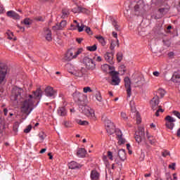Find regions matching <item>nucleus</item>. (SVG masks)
<instances>
[{
    "label": "nucleus",
    "mask_w": 180,
    "mask_h": 180,
    "mask_svg": "<svg viewBox=\"0 0 180 180\" xmlns=\"http://www.w3.org/2000/svg\"><path fill=\"white\" fill-rule=\"evenodd\" d=\"M162 157H167V155H171V153L168 150H165L162 153Z\"/></svg>",
    "instance_id": "5fc2aeb1"
},
{
    "label": "nucleus",
    "mask_w": 180,
    "mask_h": 180,
    "mask_svg": "<svg viewBox=\"0 0 180 180\" xmlns=\"http://www.w3.org/2000/svg\"><path fill=\"white\" fill-rule=\"evenodd\" d=\"M148 140L149 141L150 144H155V139L151 136L148 135Z\"/></svg>",
    "instance_id": "ea45409f"
},
{
    "label": "nucleus",
    "mask_w": 180,
    "mask_h": 180,
    "mask_svg": "<svg viewBox=\"0 0 180 180\" xmlns=\"http://www.w3.org/2000/svg\"><path fill=\"white\" fill-rule=\"evenodd\" d=\"M117 60L118 63H120V61H122V60H123V53L122 52H118L117 53Z\"/></svg>",
    "instance_id": "2f4dec72"
},
{
    "label": "nucleus",
    "mask_w": 180,
    "mask_h": 180,
    "mask_svg": "<svg viewBox=\"0 0 180 180\" xmlns=\"http://www.w3.org/2000/svg\"><path fill=\"white\" fill-rule=\"evenodd\" d=\"M165 126L167 129H169V130H172V129H174V126H175V124H174V122H166Z\"/></svg>",
    "instance_id": "7c9ffc66"
},
{
    "label": "nucleus",
    "mask_w": 180,
    "mask_h": 180,
    "mask_svg": "<svg viewBox=\"0 0 180 180\" xmlns=\"http://www.w3.org/2000/svg\"><path fill=\"white\" fill-rule=\"evenodd\" d=\"M45 95L46 96H48V98H52L54 99V98H56V95H57V91L54 90L53 87L48 86L45 89Z\"/></svg>",
    "instance_id": "9b49d317"
},
{
    "label": "nucleus",
    "mask_w": 180,
    "mask_h": 180,
    "mask_svg": "<svg viewBox=\"0 0 180 180\" xmlns=\"http://www.w3.org/2000/svg\"><path fill=\"white\" fill-rule=\"evenodd\" d=\"M78 11H79V12H82V13H89V11L86 9V8H84L82 7H78L77 8Z\"/></svg>",
    "instance_id": "79ce46f5"
},
{
    "label": "nucleus",
    "mask_w": 180,
    "mask_h": 180,
    "mask_svg": "<svg viewBox=\"0 0 180 180\" xmlns=\"http://www.w3.org/2000/svg\"><path fill=\"white\" fill-rule=\"evenodd\" d=\"M83 91H84V94H86L88 92H92V89H91V87H89V86L84 87L83 89Z\"/></svg>",
    "instance_id": "3c124183"
},
{
    "label": "nucleus",
    "mask_w": 180,
    "mask_h": 180,
    "mask_svg": "<svg viewBox=\"0 0 180 180\" xmlns=\"http://www.w3.org/2000/svg\"><path fill=\"white\" fill-rule=\"evenodd\" d=\"M65 26H67V21L62 20L60 24H56L55 26H53L52 29L53 30H63Z\"/></svg>",
    "instance_id": "ddd939ff"
},
{
    "label": "nucleus",
    "mask_w": 180,
    "mask_h": 180,
    "mask_svg": "<svg viewBox=\"0 0 180 180\" xmlns=\"http://www.w3.org/2000/svg\"><path fill=\"white\" fill-rule=\"evenodd\" d=\"M105 129L108 134H110V136H111V134H113V133H115L116 130V127H115V125H111L110 127H105Z\"/></svg>",
    "instance_id": "5701e85b"
},
{
    "label": "nucleus",
    "mask_w": 180,
    "mask_h": 180,
    "mask_svg": "<svg viewBox=\"0 0 180 180\" xmlns=\"http://www.w3.org/2000/svg\"><path fill=\"white\" fill-rule=\"evenodd\" d=\"M110 75L112 77L111 85H119L120 84V78H119V72L111 71L110 72Z\"/></svg>",
    "instance_id": "6e6552de"
},
{
    "label": "nucleus",
    "mask_w": 180,
    "mask_h": 180,
    "mask_svg": "<svg viewBox=\"0 0 180 180\" xmlns=\"http://www.w3.org/2000/svg\"><path fill=\"white\" fill-rule=\"evenodd\" d=\"M173 115H174V116H176V117H178V119H180V112L176 111V110H174L172 112Z\"/></svg>",
    "instance_id": "4d7b16f0"
},
{
    "label": "nucleus",
    "mask_w": 180,
    "mask_h": 180,
    "mask_svg": "<svg viewBox=\"0 0 180 180\" xmlns=\"http://www.w3.org/2000/svg\"><path fill=\"white\" fill-rule=\"evenodd\" d=\"M105 127H110V126H115L113 122H112V121H110L109 120L105 121Z\"/></svg>",
    "instance_id": "37998d69"
},
{
    "label": "nucleus",
    "mask_w": 180,
    "mask_h": 180,
    "mask_svg": "<svg viewBox=\"0 0 180 180\" xmlns=\"http://www.w3.org/2000/svg\"><path fill=\"white\" fill-rule=\"evenodd\" d=\"M158 94H159L161 98H164V96H165V90L162 89H160L158 91Z\"/></svg>",
    "instance_id": "c9c22d12"
},
{
    "label": "nucleus",
    "mask_w": 180,
    "mask_h": 180,
    "mask_svg": "<svg viewBox=\"0 0 180 180\" xmlns=\"http://www.w3.org/2000/svg\"><path fill=\"white\" fill-rule=\"evenodd\" d=\"M134 104V101H130L129 102L131 110H133V112H134L136 110V108L134 107H133Z\"/></svg>",
    "instance_id": "052dcab7"
},
{
    "label": "nucleus",
    "mask_w": 180,
    "mask_h": 180,
    "mask_svg": "<svg viewBox=\"0 0 180 180\" xmlns=\"http://www.w3.org/2000/svg\"><path fill=\"white\" fill-rule=\"evenodd\" d=\"M73 58H77L75 53L71 50L68 51L63 58L64 61H71Z\"/></svg>",
    "instance_id": "f8f14e48"
},
{
    "label": "nucleus",
    "mask_w": 180,
    "mask_h": 180,
    "mask_svg": "<svg viewBox=\"0 0 180 180\" xmlns=\"http://www.w3.org/2000/svg\"><path fill=\"white\" fill-rule=\"evenodd\" d=\"M169 11V8H168V7L161 8L158 9V12H160L161 15H166L167 13H168Z\"/></svg>",
    "instance_id": "cd10ccee"
},
{
    "label": "nucleus",
    "mask_w": 180,
    "mask_h": 180,
    "mask_svg": "<svg viewBox=\"0 0 180 180\" xmlns=\"http://www.w3.org/2000/svg\"><path fill=\"white\" fill-rule=\"evenodd\" d=\"M76 27L78 28V32H81L84 31V27H86V26L84 25L83 24H82V25L79 26V23H77Z\"/></svg>",
    "instance_id": "4c0bfd02"
},
{
    "label": "nucleus",
    "mask_w": 180,
    "mask_h": 180,
    "mask_svg": "<svg viewBox=\"0 0 180 180\" xmlns=\"http://www.w3.org/2000/svg\"><path fill=\"white\" fill-rule=\"evenodd\" d=\"M23 23L27 26H30L32 24V20L30 18H25L24 19Z\"/></svg>",
    "instance_id": "58836bf2"
},
{
    "label": "nucleus",
    "mask_w": 180,
    "mask_h": 180,
    "mask_svg": "<svg viewBox=\"0 0 180 180\" xmlns=\"http://www.w3.org/2000/svg\"><path fill=\"white\" fill-rule=\"evenodd\" d=\"M115 132L116 134L117 139L122 137L123 134H122V131H120V129H115Z\"/></svg>",
    "instance_id": "a19ab883"
},
{
    "label": "nucleus",
    "mask_w": 180,
    "mask_h": 180,
    "mask_svg": "<svg viewBox=\"0 0 180 180\" xmlns=\"http://www.w3.org/2000/svg\"><path fill=\"white\" fill-rule=\"evenodd\" d=\"M73 99L79 106L86 105L87 97L82 93H79V91L73 93Z\"/></svg>",
    "instance_id": "20e7f679"
},
{
    "label": "nucleus",
    "mask_w": 180,
    "mask_h": 180,
    "mask_svg": "<svg viewBox=\"0 0 180 180\" xmlns=\"http://www.w3.org/2000/svg\"><path fill=\"white\" fill-rule=\"evenodd\" d=\"M42 36L45 37L47 41H51V40H53V34L51 33V30L49 27H44L43 29Z\"/></svg>",
    "instance_id": "9d476101"
},
{
    "label": "nucleus",
    "mask_w": 180,
    "mask_h": 180,
    "mask_svg": "<svg viewBox=\"0 0 180 180\" xmlns=\"http://www.w3.org/2000/svg\"><path fill=\"white\" fill-rule=\"evenodd\" d=\"M153 75L155 77H160V72H157V71H155V72H153Z\"/></svg>",
    "instance_id": "774afa93"
},
{
    "label": "nucleus",
    "mask_w": 180,
    "mask_h": 180,
    "mask_svg": "<svg viewBox=\"0 0 180 180\" xmlns=\"http://www.w3.org/2000/svg\"><path fill=\"white\" fill-rule=\"evenodd\" d=\"M35 20H37V22H44V19L41 16L35 18Z\"/></svg>",
    "instance_id": "680f3d73"
},
{
    "label": "nucleus",
    "mask_w": 180,
    "mask_h": 180,
    "mask_svg": "<svg viewBox=\"0 0 180 180\" xmlns=\"http://www.w3.org/2000/svg\"><path fill=\"white\" fill-rule=\"evenodd\" d=\"M165 120H166V122H169V123H175V122H176L174 118L171 117V116H169V115H167L165 117Z\"/></svg>",
    "instance_id": "c85d7f7f"
},
{
    "label": "nucleus",
    "mask_w": 180,
    "mask_h": 180,
    "mask_svg": "<svg viewBox=\"0 0 180 180\" xmlns=\"http://www.w3.org/2000/svg\"><path fill=\"white\" fill-rule=\"evenodd\" d=\"M81 53H82V49H79L77 51H75L74 52L75 57H78V56H79V54H81Z\"/></svg>",
    "instance_id": "8fccbe9b"
},
{
    "label": "nucleus",
    "mask_w": 180,
    "mask_h": 180,
    "mask_svg": "<svg viewBox=\"0 0 180 180\" xmlns=\"http://www.w3.org/2000/svg\"><path fill=\"white\" fill-rule=\"evenodd\" d=\"M121 117L124 120H127L128 117L127 115H126V112H121Z\"/></svg>",
    "instance_id": "603ef678"
},
{
    "label": "nucleus",
    "mask_w": 180,
    "mask_h": 180,
    "mask_svg": "<svg viewBox=\"0 0 180 180\" xmlns=\"http://www.w3.org/2000/svg\"><path fill=\"white\" fill-rule=\"evenodd\" d=\"M146 134L144 133V129H141L138 135L135 136V140L137 143H141L143 141V139H144V136Z\"/></svg>",
    "instance_id": "f3484780"
},
{
    "label": "nucleus",
    "mask_w": 180,
    "mask_h": 180,
    "mask_svg": "<svg viewBox=\"0 0 180 180\" xmlns=\"http://www.w3.org/2000/svg\"><path fill=\"white\" fill-rule=\"evenodd\" d=\"M18 129H19V123L15 122L13 126V130L15 133H18Z\"/></svg>",
    "instance_id": "e433bc0d"
},
{
    "label": "nucleus",
    "mask_w": 180,
    "mask_h": 180,
    "mask_svg": "<svg viewBox=\"0 0 180 180\" xmlns=\"http://www.w3.org/2000/svg\"><path fill=\"white\" fill-rule=\"evenodd\" d=\"M164 44H165V46H167V47H169V46H171V42H169V41H165L163 40Z\"/></svg>",
    "instance_id": "e2e57ef3"
},
{
    "label": "nucleus",
    "mask_w": 180,
    "mask_h": 180,
    "mask_svg": "<svg viewBox=\"0 0 180 180\" xmlns=\"http://www.w3.org/2000/svg\"><path fill=\"white\" fill-rule=\"evenodd\" d=\"M58 115H59V116H67V110L65 109V107H60L58 109Z\"/></svg>",
    "instance_id": "b1692460"
},
{
    "label": "nucleus",
    "mask_w": 180,
    "mask_h": 180,
    "mask_svg": "<svg viewBox=\"0 0 180 180\" xmlns=\"http://www.w3.org/2000/svg\"><path fill=\"white\" fill-rule=\"evenodd\" d=\"M82 106V112L84 113V115H85V116H87V117L90 118L95 116V111L91 108V107L86 105V104Z\"/></svg>",
    "instance_id": "423d86ee"
},
{
    "label": "nucleus",
    "mask_w": 180,
    "mask_h": 180,
    "mask_svg": "<svg viewBox=\"0 0 180 180\" xmlns=\"http://www.w3.org/2000/svg\"><path fill=\"white\" fill-rule=\"evenodd\" d=\"M85 32L87 34H93L92 30H91V28L89 27H86Z\"/></svg>",
    "instance_id": "6e6d98bb"
},
{
    "label": "nucleus",
    "mask_w": 180,
    "mask_h": 180,
    "mask_svg": "<svg viewBox=\"0 0 180 180\" xmlns=\"http://www.w3.org/2000/svg\"><path fill=\"white\" fill-rule=\"evenodd\" d=\"M81 167L82 166L75 161H71L68 163V167L70 169H77L78 168H81Z\"/></svg>",
    "instance_id": "a211bd4d"
},
{
    "label": "nucleus",
    "mask_w": 180,
    "mask_h": 180,
    "mask_svg": "<svg viewBox=\"0 0 180 180\" xmlns=\"http://www.w3.org/2000/svg\"><path fill=\"white\" fill-rule=\"evenodd\" d=\"M158 105H160V97H158V96H155L150 101V106L153 110H156L155 116L157 117L160 116V112L161 113H163L164 112V109L158 108H161V106H158Z\"/></svg>",
    "instance_id": "7ed1b4c3"
},
{
    "label": "nucleus",
    "mask_w": 180,
    "mask_h": 180,
    "mask_svg": "<svg viewBox=\"0 0 180 180\" xmlns=\"http://www.w3.org/2000/svg\"><path fill=\"white\" fill-rule=\"evenodd\" d=\"M135 115H136V123L137 124H140V123H141V117H140V113L135 112Z\"/></svg>",
    "instance_id": "473e14b6"
},
{
    "label": "nucleus",
    "mask_w": 180,
    "mask_h": 180,
    "mask_svg": "<svg viewBox=\"0 0 180 180\" xmlns=\"http://www.w3.org/2000/svg\"><path fill=\"white\" fill-rule=\"evenodd\" d=\"M119 144H124L126 143V139H123L122 136L118 138Z\"/></svg>",
    "instance_id": "a18cd8bd"
},
{
    "label": "nucleus",
    "mask_w": 180,
    "mask_h": 180,
    "mask_svg": "<svg viewBox=\"0 0 180 180\" xmlns=\"http://www.w3.org/2000/svg\"><path fill=\"white\" fill-rule=\"evenodd\" d=\"M96 61H98V63H101V61H102V57L101 56H97L96 58Z\"/></svg>",
    "instance_id": "338daca9"
},
{
    "label": "nucleus",
    "mask_w": 180,
    "mask_h": 180,
    "mask_svg": "<svg viewBox=\"0 0 180 180\" xmlns=\"http://www.w3.org/2000/svg\"><path fill=\"white\" fill-rule=\"evenodd\" d=\"M172 80L173 82H174V84H180V70L174 72Z\"/></svg>",
    "instance_id": "6ab92c4d"
},
{
    "label": "nucleus",
    "mask_w": 180,
    "mask_h": 180,
    "mask_svg": "<svg viewBox=\"0 0 180 180\" xmlns=\"http://www.w3.org/2000/svg\"><path fill=\"white\" fill-rule=\"evenodd\" d=\"M115 164H117V165H120V169H122V165L120 162V161H119V160H117V159H115Z\"/></svg>",
    "instance_id": "bf43d9fd"
},
{
    "label": "nucleus",
    "mask_w": 180,
    "mask_h": 180,
    "mask_svg": "<svg viewBox=\"0 0 180 180\" xmlns=\"http://www.w3.org/2000/svg\"><path fill=\"white\" fill-rule=\"evenodd\" d=\"M6 34L8 36L7 38L9 40H13V41L17 40L16 37H13V32L8 31V32H6Z\"/></svg>",
    "instance_id": "bb28decb"
},
{
    "label": "nucleus",
    "mask_w": 180,
    "mask_h": 180,
    "mask_svg": "<svg viewBox=\"0 0 180 180\" xmlns=\"http://www.w3.org/2000/svg\"><path fill=\"white\" fill-rule=\"evenodd\" d=\"M78 124H80L81 126H86V124H88V122L87 121H82V120H79L77 122Z\"/></svg>",
    "instance_id": "49530a36"
},
{
    "label": "nucleus",
    "mask_w": 180,
    "mask_h": 180,
    "mask_svg": "<svg viewBox=\"0 0 180 180\" xmlns=\"http://www.w3.org/2000/svg\"><path fill=\"white\" fill-rule=\"evenodd\" d=\"M118 156L121 161H124L126 160V151L124 149H120L118 151Z\"/></svg>",
    "instance_id": "4be33fe9"
},
{
    "label": "nucleus",
    "mask_w": 180,
    "mask_h": 180,
    "mask_svg": "<svg viewBox=\"0 0 180 180\" xmlns=\"http://www.w3.org/2000/svg\"><path fill=\"white\" fill-rule=\"evenodd\" d=\"M115 47H116V43H115L114 41H112L110 46V50L112 51L115 50Z\"/></svg>",
    "instance_id": "13d9d810"
},
{
    "label": "nucleus",
    "mask_w": 180,
    "mask_h": 180,
    "mask_svg": "<svg viewBox=\"0 0 180 180\" xmlns=\"http://www.w3.org/2000/svg\"><path fill=\"white\" fill-rule=\"evenodd\" d=\"M96 39L98 40L99 43H101L102 46H106V41H105V38H103V37L102 36L96 37Z\"/></svg>",
    "instance_id": "a878e982"
},
{
    "label": "nucleus",
    "mask_w": 180,
    "mask_h": 180,
    "mask_svg": "<svg viewBox=\"0 0 180 180\" xmlns=\"http://www.w3.org/2000/svg\"><path fill=\"white\" fill-rule=\"evenodd\" d=\"M115 55L114 52H107L104 55V58L105 60L108 62L110 63V64H113V56Z\"/></svg>",
    "instance_id": "4468645a"
},
{
    "label": "nucleus",
    "mask_w": 180,
    "mask_h": 180,
    "mask_svg": "<svg viewBox=\"0 0 180 180\" xmlns=\"http://www.w3.org/2000/svg\"><path fill=\"white\" fill-rule=\"evenodd\" d=\"M124 86L127 91V99L131 96V81L129 77H126L124 79Z\"/></svg>",
    "instance_id": "39448f33"
},
{
    "label": "nucleus",
    "mask_w": 180,
    "mask_h": 180,
    "mask_svg": "<svg viewBox=\"0 0 180 180\" xmlns=\"http://www.w3.org/2000/svg\"><path fill=\"white\" fill-rule=\"evenodd\" d=\"M96 99L98 102H102V96L101 95V92L97 91V93L96 94Z\"/></svg>",
    "instance_id": "f704fd0d"
},
{
    "label": "nucleus",
    "mask_w": 180,
    "mask_h": 180,
    "mask_svg": "<svg viewBox=\"0 0 180 180\" xmlns=\"http://www.w3.org/2000/svg\"><path fill=\"white\" fill-rule=\"evenodd\" d=\"M112 26H114L115 30H117V32H119V25H117V22L115 20H112Z\"/></svg>",
    "instance_id": "72a5a7b5"
},
{
    "label": "nucleus",
    "mask_w": 180,
    "mask_h": 180,
    "mask_svg": "<svg viewBox=\"0 0 180 180\" xmlns=\"http://www.w3.org/2000/svg\"><path fill=\"white\" fill-rule=\"evenodd\" d=\"M98 49V46H96V44H94L91 46H86V50L89 51H96V49Z\"/></svg>",
    "instance_id": "c756f323"
},
{
    "label": "nucleus",
    "mask_w": 180,
    "mask_h": 180,
    "mask_svg": "<svg viewBox=\"0 0 180 180\" xmlns=\"http://www.w3.org/2000/svg\"><path fill=\"white\" fill-rule=\"evenodd\" d=\"M6 72H7L6 68L0 67V85L1 84H2V82H4V80L6 77Z\"/></svg>",
    "instance_id": "dca6fc26"
},
{
    "label": "nucleus",
    "mask_w": 180,
    "mask_h": 180,
    "mask_svg": "<svg viewBox=\"0 0 180 180\" xmlns=\"http://www.w3.org/2000/svg\"><path fill=\"white\" fill-rule=\"evenodd\" d=\"M63 124L66 128L71 127V126H72L71 122L70 121H64L63 122Z\"/></svg>",
    "instance_id": "c03bdc74"
},
{
    "label": "nucleus",
    "mask_w": 180,
    "mask_h": 180,
    "mask_svg": "<svg viewBox=\"0 0 180 180\" xmlns=\"http://www.w3.org/2000/svg\"><path fill=\"white\" fill-rule=\"evenodd\" d=\"M23 89L14 86L11 89V101L15 103H18V101L22 98V95H23Z\"/></svg>",
    "instance_id": "f03ea898"
},
{
    "label": "nucleus",
    "mask_w": 180,
    "mask_h": 180,
    "mask_svg": "<svg viewBox=\"0 0 180 180\" xmlns=\"http://www.w3.org/2000/svg\"><path fill=\"white\" fill-rule=\"evenodd\" d=\"M99 176H101V175L98 171L92 170L91 172L90 178L91 180H99Z\"/></svg>",
    "instance_id": "aec40b11"
},
{
    "label": "nucleus",
    "mask_w": 180,
    "mask_h": 180,
    "mask_svg": "<svg viewBox=\"0 0 180 180\" xmlns=\"http://www.w3.org/2000/svg\"><path fill=\"white\" fill-rule=\"evenodd\" d=\"M70 15V11L68 8H63L62 10V19H65V18H68V15Z\"/></svg>",
    "instance_id": "393cba45"
},
{
    "label": "nucleus",
    "mask_w": 180,
    "mask_h": 180,
    "mask_svg": "<svg viewBox=\"0 0 180 180\" xmlns=\"http://www.w3.org/2000/svg\"><path fill=\"white\" fill-rule=\"evenodd\" d=\"M107 155H108L109 160H110V161H113V153H112L110 151H108Z\"/></svg>",
    "instance_id": "de8ad7c7"
},
{
    "label": "nucleus",
    "mask_w": 180,
    "mask_h": 180,
    "mask_svg": "<svg viewBox=\"0 0 180 180\" xmlns=\"http://www.w3.org/2000/svg\"><path fill=\"white\" fill-rule=\"evenodd\" d=\"M82 40H84V39L82 38H77L76 41H77V43H79V44H81V43H82Z\"/></svg>",
    "instance_id": "69168bd1"
},
{
    "label": "nucleus",
    "mask_w": 180,
    "mask_h": 180,
    "mask_svg": "<svg viewBox=\"0 0 180 180\" xmlns=\"http://www.w3.org/2000/svg\"><path fill=\"white\" fill-rule=\"evenodd\" d=\"M86 154V150L85 148H79L77 152V155L79 158H83V157H85V155Z\"/></svg>",
    "instance_id": "412c9836"
},
{
    "label": "nucleus",
    "mask_w": 180,
    "mask_h": 180,
    "mask_svg": "<svg viewBox=\"0 0 180 180\" xmlns=\"http://www.w3.org/2000/svg\"><path fill=\"white\" fill-rule=\"evenodd\" d=\"M39 139H41V140H44V139H46V134H44V132H40L39 134Z\"/></svg>",
    "instance_id": "09e8293b"
},
{
    "label": "nucleus",
    "mask_w": 180,
    "mask_h": 180,
    "mask_svg": "<svg viewBox=\"0 0 180 180\" xmlns=\"http://www.w3.org/2000/svg\"><path fill=\"white\" fill-rule=\"evenodd\" d=\"M6 14H7V16H8V18H11L15 20H19V19H20V15H19V14H18L16 12L13 11H8Z\"/></svg>",
    "instance_id": "2eb2a0df"
},
{
    "label": "nucleus",
    "mask_w": 180,
    "mask_h": 180,
    "mask_svg": "<svg viewBox=\"0 0 180 180\" xmlns=\"http://www.w3.org/2000/svg\"><path fill=\"white\" fill-rule=\"evenodd\" d=\"M32 94H30L21 105L22 113H25L27 116L39 105V102L41 99V96H43V91H41V89L38 88L36 91H32Z\"/></svg>",
    "instance_id": "f257e3e1"
},
{
    "label": "nucleus",
    "mask_w": 180,
    "mask_h": 180,
    "mask_svg": "<svg viewBox=\"0 0 180 180\" xmlns=\"http://www.w3.org/2000/svg\"><path fill=\"white\" fill-rule=\"evenodd\" d=\"M83 63L87 70H94L95 67H96V65L94 63V60L88 56H85L84 58Z\"/></svg>",
    "instance_id": "0eeeda50"
},
{
    "label": "nucleus",
    "mask_w": 180,
    "mask_h": 180,
    "mask_svg": "<svg viewBox=\"0 0 180 180\" xmlns=\"http://www.w3.org/2000/svg\"><path fill=\"white\" fill-rule=\"evenodd\" d=\"M30 130H32V125H28L27 127L24 129V133H30Z\"/></svg>",
    "instance_id": "864d4df0"
},
{
    "label": "nucleus",
    "mask_w": 180,
    "mask_h": 180,
    "mask_svg": "<svg viewBox=\"0 0 180 180\" xmlns=\"http://www.w3.org/2000/svg\"><path fill=\"white\" fill-rule=\"evenodd\" d=\"M175 163H172V165H169V168H170L171 169H175Z\"/></svg>",
    "instance_id": "0e129e2a"
},
{
    "label": "nucleus",
    "mask_w": 180,
    "mask_h": 180,
    "mask_svg": "<svg viewBox=\"0 0 180 180\" xmlns=\"http://www.w3.org/2000/svg\"><path fill=\"white\" fill-rule=\"evenodd\" d=\"M135 15L139 16V15H144L146 10L144 9V4L143 3L137 4L134 6Z\"/></svg>",
    "instance_id": "1a4fd4ad"
}]
</instances>
